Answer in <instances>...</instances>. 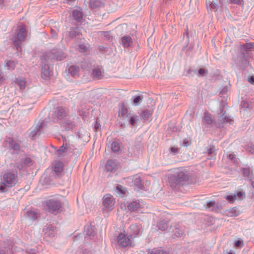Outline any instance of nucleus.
Masks as SVG:
<instances>
[{
	"mask_svg": "<svg viewBox=\"0 0 254 254\" xmlns=\"http://www.w3.org/2000/svg\"><path fill=\"white\" fill-rule=\"evenodd\" d=\"M143 97L142 96H134L133 99V104L134 106L139 105L142 102Z\"/></svg>",
	"mask_w": 254,
	"mask_h": 254,
	"instance_id": "nucleus-37",
	"label": "nucleus"
},
{
	"mask_svg": "<svg viewBox=\"0 0 254 254\" xmlns=\"http://www.w3.org/2000/svg\"><path fill=\"white\" fill-rule=\"evenodd\" d=\"M45 126V124L44 121H40L34 127L30 129L31 131L29 133V137L33 140L35 139L36 137L40 135Z\"/></svg>",
	"mask_w": 254,
	"mask_h": 254,
	"instance_id": "nucleus-7",
	"label": "nucleus"
},
{
	"mask_svg": "<svg viewBox=\"0 0 254 254\" xmlns=\"http://www.w3.org/2000/svg\"><path fill=\"white\" fill-rule=\"evenodd\" d=\"M55 231H56L55 228L52 225H49L47 227V228L45 230V233L47 236H48L50 237H52L54 236V235L55 234Z\"/></svg>",
	"mask_w": 254,
	"mask_h": 254,
	"instance_id": "nucleus-29",
	"label": "nucleus"
},
{
	"mask_svg": "<svg viewBox=\"0 0 254 254\" xmlns=\"http://www.w3.org/2000/svg\"><path fill=\"white\" fill-rule=\"evenodd\" d=\"M78 71L79 68L74 65L70 66L68 68V72L74 77L78 75Z\"/></svg>",
	"mask_w": 254,
	"mask_h": 254,
	"instance_id": "nucleus-34",
	"label": "nucleus"
},
{
	"mask_svg": "<svg viewBox=\"0 0 254 254\" xmlns=\"http://www.w3.org/2000/svg\"><path fill=\"white\" fill-rule=\"evenodd\" d=\"M92 77L95 79H99L103 77L102 68L100 67H95L92 69L91 73Z\"/></svg>",
	"mask_w": 254,
	"mask_h": 254,
	"instance_id": "nucleus-17",
	"label": "nucleus"
},
{
	"mask_svg": "<svg viewBox=\"0 0 254 254\" xmlns=\"http://www.w3.org/2000/svg\"><path fill=\"white\" fill-rule=\"evenodd\" d=\"M105 167L108 171L114 172L118 168L119 163L115 159H110L107 162Z\"/></svg>",
	"mask_w": 254,
	"mask_h": 254,
	"instance_id": "nucleus-14",
	"label": "nucleus"
},
{
	"mask_svg": "<svg viewBox=\"0 0 254 254\" xmlns=\"http://www.w3.org/2000/svg\"><path fill=\"white\" fill-rule=\"evenodd\" d=\"M243 176L246 177H248L250 174L251 170L250 167L242 168Z\"/></svg>",
	"mask_w": 254,
	"mask_h": 254,
	"instance_id": "nucleus-44",
	"label": "nucleus"
},
{
	"mask_svg": "<svg viewBox=\"0 0 254 254\" xmlns=\"http://www.w3.org/2000/svg\"><path fill=\"white\" fill-rule=\"evenodd\" d=\"M127 118L128 119L129 124L131 126H134L135 124L136 121L137 120L138 117L136 115L131 116L129 115Z\"/></svg>",
	"mask_w": 254,
	"mask_h": 254,
	"instance_id": "nucleus-38",
	"label": "nucleus"
},
{
	"mask_svg": "<svg viewBox=\"0 0 254 254\" xmlns=\"http://www.w3.org/2000/svg\"><path fill=\"white\" fill-rule=\"evenodd\" d=\"M73 18L78 22H81L83 18V14L80 9H74L72 12Z\"/></svg>",
	"mask_w": 254,
	"mask_h": 254,
	"instance_id": "nucleus-19",
	"label": "nucleus"
},
{
	"mask_svg": "<svg viewBox=\"0 0 254 254\" xmlns=\"http://www.w3.org/2000/svg\"><path fill=\"white\" fill-rule=\"evenodd\" d=\"M26 37V30L24 26H21L18 27L16 33L11 38L13 44L17 51H21L22 50L21 43Z\"/></svg>",
	"mask_w": 254,
	"mask_h": 254,
	"instance_id": "nucleus-3",
	"label": "nucleus"
},
{
	"mask_svg": "<svg viewBox=\"0 0 254 254\" xmlns=\"http://www.w3.org/2000/svg\"><path fill=\"white\" fill-rule=\"evenodd\" d=\"M219 121L222 124H231V123L233 121V120L229 117L225 116V113H223L222 116L220 117Z\"/></svg>",
	"mask_w": 254,
	"mask_h": 254,
	"instance_id": "nucleus-35",
	"label": "nucleus"
},
{
	"mask_svg": "<svg viewBox=\"0 0 254 254\" xmlns=\"http://www.w3.org/2000/svg\"><path fill=\"white\" fill-rule=\"evenodd\" d=\"M152 114V110L151 109L149 110H143L140 116L142 119L144 120H147Z\"/></svg>",
	"mask_w": 254,
	"mask_h": 254,
	"instance_id": "nucleus-31",
	"label": "nucleus"
},
{
	"mask_svg": "<svg viewBox=\"0 0 254 254\" xmlns=\"http://www.w3.org/2000/svg\"><path fill=\"white\" fill-rule=\"evenodd\" d=\"M61 127L65 130H69L72 129L75 125L69 120L64 119L60 122Z\"/></svg>",
	"mask_w": 254,
	"mask_h": 254,
	"instance_id": "nucleus-15",
	"label": "nucleus"
},
{
	"mask_svg": "<svg viewBox=\"0 0 254 254\" xmlns=\"http://www.w3.org/2000/svg\"><path fill=\"white\" fill-rule=\"evenodd\" d=\"M118 244L123 248L132 247L134 246L132 237L127 233L125 234L120 233L117 238Z\"/></svg>",
	"mask_w": 254,
	"mask_h": 254,
	"instance_id": "nucleus-6",
	"label": "nucleus"
},
{
	"mask_svg": "<svg viewBox=\"0 0 254 254\" xmlns=\"http://www.w3.org/2000/svg\"><path fill=\"white\" fill-rule=\"evenodd\" d=\"M253 45H254V43H246L245 44L242 45L241 46V49H244L246 51H248L253 48Z\"/></svg>",
	"mask_w": 254,
	"mask_h": 254,
	"instance_id": "nucleus-42",
	"label": "nucleus"
},
{
	"mask_svg": "<svg viewBox=\"0 0 254 254\" xmlns=\"http://www.w3.org/2000/svg\"><path fill=\"white\" fill-rule=\"evenodd\" d=\"M228 2L231 3L236 4L239 5L243 4V0H228Z\"/></svg>",
	"mask_w": 254,
	"mask_h": 254,
	"instance_id": "nucleus-46",
	"label": "nucleus"
},
{
	"mask_svg": "<svg viewBox=\"0 0 254 254\" xmlns=\"http://www.w3.org/2000/svg\"><path fill=\"white\" fill-rule=\"evenodd\" d=\"M183 144L184 146H187L190 145V142L187 139H185L183 140Z\"/></svg>",
	"mask_w": 254,
	"mask_h": 254,
	"instance_id": "nucleus-55",
	"label": "nucleus"
},
{
	"mask_svg": "<svg viewBox=\"0 0 254 254\" xmlns=\"http://www.w3.org/2000/svg\"><path fill=\"white\" fill-rule=\"evenodd\" d=\"M20 89H24L26 86V80L24 78H17L15 81Z\"/></svg>",
	"mask_w": 254,
	"mask_h": 254,
	"instance_id": "nucleus-33",
	"label": "nucleus"
},
{
	"mask_svg": "<svg viewBox=\"0 0 254 254\" xmlns=\"http://www.w3.org/2000/svg\"><path fill=\"white\" fill-rule=\"evenodd\" d=\"M239 214V212L235 208H233L228 211V215L229 216H237Z\"/></svg>",
	"mask_w": 254,
	"mask_h": 254,
	"instance_id": "nucleus-41",
	"label": "nucleus"
},
{
	"mask_svg": "<svg viewBox=\"0 0 254 254\" xmlns=\"http://www.w3.org/2000/svg\"><path fill=\"white\" fill-rule=\"evenodd\" d=\"M63 170V164L61 162H57L55 163L53 171L56 175H59Z\"/></svg>",
	"mask_w": 254,
	"mask_h": 254,
	"instance_id": "nucleus-24",
	"label": "nucleus"
},
{
	"mask_svg": "<svg viewBox=\"0 0 254 254\" xmlns=\"http://www.w3.org/2000/svg\"><path fill=\"white\" fill-rule=\"evenodd\" d=\"M42 60V64L43 65L42 66L41 76L43 79H46L50 76L51 74L49 66L47 64L49 62H47L46 60H44V56H43Z\"/></svg>",
	"mask_w": 254,
	"mask_h": 254,
	"instance_id": "nucleus-12",
	"label": "nucleus"
},
{
	"mask_svg": "<svg viewBox=\"0 0 254 254\" xmlns=\"http://www.w3.org/2000/svg\"><path fill=\"white\" fill-rule=\"evenodd\" d=\"M241 243L240 241H237L235 242V245L236 247H239L241 245Z\"/></svg>",
	"mask_w": 254,
	"mask_h": 254,
	"instance_id": "nucleus-60",
	"label": "nucleus"
},
{
	"mask_svg": "<svg viewBox=\"0 0 254 254\" xmlns=\"http://www.w3.org/2000/svg\"><path fill=\"white\" fill-rule=\"evenodd\" d=\"M99 124L97 122H96V123L94 126L95 129L97 130L99 128Z\"/></svg>",
	"mask_w": 254,
	"mask_h": 254,
	"instance_id": "nucleus-62",
	"label": "nucleus"
},
{
	"mask_svg": "<svg viewBox=\"0 0 254 254\" xmlns=\"http://www.w3.org/2000/svg\"><path fill=\"white\" fill-rule=\"evenodd\" d=\"M23 163L26 165L30 166L32 164V160L29 157H25L23 160Z\"/></svg>",
	"mask_w": 254,
	"mask_h": 254,
	"instance_id": "nucleus-48",
	"label": "nucleus"
},
{
	"mask_svg": "<svg viewBox=\"0 0 254 254\" xmlns=\"http://www.w3.org/2000/svg\"><path fill=\"white\" fill-rule=\"evenodd\" d=\"M7 4V0H0V7H2Z\"/></svg>",
	"mask_w": 254,
	"mask_h": 254,
	"instance_id": "nucleus-56",
	"label": "nucleus"
},
{
	"mask_svg": "<svg viewBox=\"0 0 254 254\" xmlns=\"http://www.w3.org/2000/svg\"><path fill=\"white\" fill-rule=\"evenodd\" d=\"M4 80L3 77L0 74V84H1Z\"/></svg>",
	"mask_w": 254,
	"mask_h": 254,
	"instance_id": "nucleus-63",
	"label": "nucleus"
},
{
	"mask_svg": "<svg viewBox=\"0 0 254 254\" xmlns=\"http://www.w3.org/2000/svg\"><path fill=\"white\" fill-rule=\"evenodd\" d=\"M226 199L229 202H232L235 199H236V194H234V195H228L226 197Z\"/></svg>",
	"mask_w": 254,
	"mask_h": 254,
	"instance_id": "nucleus-50",
	"label": "nucleus"
},
{
	"mask_svg": "<svg viewBox=\"0 0 254 254\" xmlns=\"http://www.w3.org/2000/svg\"><path fill=\"white\" fill-rule=\"evenodd\" d=\"M44 60L47 62H52L53 60L62 61L65 59L66 54L58 49H53L43 55Z\"/></svg>",
	"mask_w": 254,
	"mask_h": 254,
	"instance_id": "nucleus-4",
	"label": "nucleus"
},
{
	"mask_svg": "<svg viewBox=\"0 0 254 254\" xmlns=\"http://www.w3.org/2000/svg\"><path fill=\"white\" fill-rule=\"evenodd\" d=\"M168 220H161L157 224V227L160 230L165 231L168 227Z\"/></svg>",
	"mask_w": 254,
	"mask_h": 254,
	"instance_id": "nucleus-28",
	"label": "nucleus"
},
{
	"mask_svg": "<svg viewBox=\"0 0 254 254\" xmlns=\"http://www.w3.org/2000/svg\"><path fill=\"white\" fill-rule=\"evenodd\" d=\"M54 116L56 119L62 121L67 117V110L62 107H58L56 109Z\"/></svg>",
	"mask_w": 254,
	"mask_h": 254,
	"instance_id": "nucleus-11",
	"label": "nucleus"
},
{
	"mask_svg": "<svg viewBox=\"0 0 254 254\" xmlns=\"http://www.w3.org/2000/svg\"><path fill=\"white\" fill-rule=\"evenodd\" d=\"M170 152L173 155H175L179 152V148L177 147H171L170 148Z\"/></svg>",
	"mask_w": 254,
	"mask_h": 254,
	"instance_id": "nucleus-52",
	"label": "nucleus"
},
{
	"mask_svg": "<svg viewBox=\"0 0 254 254\" xmlns=\"http://www.w3.org/2000/svg\"><path fill=\"white\" fill-rule=\"evenodd\" d=\"M115 200L113 196L110 194H105L103 198V204L105 209L111 210L113 208Z\"/></svg>",
	"mask_w": 254,
	"mask_h": 254,
	"instance_id": "nucleus-9",
	"label": "nucleus"
},
{
	"mask_svg": "<svg viewBox=\"0 0 254 254\" xmlns=\"http://www.w3.org/2000/svg\"><path fill=\"white\" fill-rule=\"evenodd\" d=\"M28 216L32 220H35L36 218V215L35 213L33 211H29L27 212Z\"/></svg>",
	"mask_w": 254,
	"mask_h": 254,
	"instance_id": "nucleus-49",
	"label": "nucleus"
},
{
	"mask_svg": "<svg viewBox=\"0 0 254 254\" xmlns=\"http://www.w3.org/2000/svg\"><path fill=\"white\" fill-rule=\"evenodd\" d=\"M6 66L8 69H13L15 66V63L13 61H7L6 62Z\"/></svg>",
	"mask_w": 254,
	"mask_h": 254,
	"instance_id": "nucleus-39",
	"label": "nucleus"
},
{
	"mask_svg": "<svg viewBox=\"0 0 254 254\" xmlns=\"http://www.w3.org/2000/svg\"><path fill=\"white\" fill-rule=\"evenodd\" d=\"M62 205L61 200L56 197L50 198L46 201V206L49 211L53 214L59 213Z\"/></svg>",
	"mask_w": 254,
	"mask_h": 254,
	"instance_id": "nucleus-5",
	"label": "nucleus"
},
{
	"mask_svg": "<svg viewBox=\"0 0 254 254\" xmlns=\"http://www.w3.org/2000/svg\"><path fill=\"white\" fill-rule=\"evenodd\" d=\"M134 186L139 190H143V185L142 184V181L138 176H134L132 179Z\"/></svg>",
	"mask_w": 254,
	"mask_h": 254,
	"instance_id": "nucleus-26",
	"label": "nucleus"
},
{
	"mask_svg": "<svg viewBox=\"0 0 254 254\" xmlns=\"http://www.w3.org/2000/svg\"><path fill=\"white\" fill-rule=\"evenodd\" d=\"M1 180L0 191L5 192L7 190L6 188L12 187L16 184L18 182V177L16 174L7 172L1 175Z\"/></svg>",
	"mask_w": 254,
	"mask_h": 254,
	"instance_id": "nucleus-2",
	"label": "nucleus"
},
{
	"mask_svg": "<svg viewBox=\"0 0 254 254\" xmlns=\"http://www.w3.org/2000/svg\"><path fill=\"white\" fill-rule=\"evenodd\" d=\"M66 2L68 3H70L73 1H74L75 0H65Z\"/></svg>",
	"mask_w": 254,
	"mask_h": 254,
	"instance_id": "nucleus-64",
	"label": "nucleus"
},
{
	"mask_svg": "<svg viewBox=\"0 0 254 254\" xmlns=\"http://www.w3.org/2000/svg\"><path fill=\"white\" fill-rule=\"evenodd\" d=\"M202 123L203 124L207 125V126L211 125L213 123V120L211 115L207 112L205 113L204 114Z\"/></svg>",
	"mask_w": 254,
	"mask_h": 254,
	"instance_id": "nucleus-27",
	"label": "nucleus"
},
{
	"mask_svg": "<svg viewBox=\"0 0 254 254\" xmlns=\"http://www.w3.org/2000/svg\"><path fill=\"white\" fill-rule=\"evenodd\" d=\"M206 5H207L209 4L210 7L212 9H215V10H217V9L218 5L213 0L212 1H208L207 0H206Z\"/></svg>",
	"mask_w": 254,
	"mask_h": 254,
	"instance_id": "nucleus-43",
	"label": "nucleus"
},
{
	"mask_svg": "<svg viewBox=\"0 0 254 254\" xmlns=\"http://www.w3.org/2000/svg\"><path fill=\"white\" fill-rule=\"evenodd\" d=\"M198 72L201 75H204L206 72L207 70L204 68H200L198 69Z\"/></svg>",
	"mask_w": 254,
	"mask_h": 254,
	"instance_id": "nucleus-53",
	"label": "nucleus"
},
{
	"mask_svg": "<svg viewBox=\"0 0 254 254\" xmlns=\"http://www.w3.org/2000/svg\"><path fill=\"white\" fill-rule=\"evenodd\" d=\"M116 189L118 190V192H120L122 194H125L127 190L126 189L123 187L122 186L118 185Z\"/></svg>",
	"mask_w": 254,
	"mask_h": 254,
	"instance_id": "nucleus-45",
	"label": "nucleus"
},
{
	"mask_svg": "<svg viewBox=\"0 0 254 254\" xmlns=\"http://www.w3.org/2000/svg\"><path fill=\"white\" fill-rule=\"evenodd\" d=\"M130 114H128L127 109L123 105L119 109L118 116L123 119L128 117Z\"/></svg>",
	"mask_w": 254,
	"mask_h": 254,
	"instance_id": "nucleus-21",
	"label": "nucleus"
},
{
	"mask_svg": "<svg viewBox=\"0 0 254 254\" xmlns=\"http://www.w3.org/2000/svg\"><path fill=\"white\" fill-rule=\"evenodd\" d=\"M170 230L172 238L181 237L184 234V227L179 223H174L171 225Z\"/></svg>",
	"mask_w": 254,
	"mask_h": 254,
	"instance_id": "nucleus-8",
	"label": "nucleus"
},
{
	"mask_svg": "<svg viewBox=\"0 0 254 254\" xmlns=\"http://www.w3.org/2000/svg\"><path fill=\"white\" fill-rule=\"evenodd\" d=\"M228 91V88L227 87L225 86L223 88V89L221 90V91L220 92V94H225Z\"/></svg>",
	"mask_w": 254,
	"mask_h": 254,
	"instance_id": "nucleus-57",
	"label": "nucleus"
},
{
	"mask_svg": "<svg viewBox=\"0 0 254 254\" xmlns=\"http://www.w3.org/2000/svg\"><path fill=\"white\" fill-rule=\"evenodd\" d=\"M206 208H211V210H218L220 208V206L218 204H216L214 201H210L207 202Z\"/></svg>",
	"mask_w": 254,
	"mask_h": 254,
	"instance_id": "nucleus-32",
	"label": "nucleus"
},
{
	"mask_svg": "<svg viewBox=\"0 0 254 254\" xmlns=\"http://www.w3.org/2000/svg\"><path fill=\"white\" fill-rule=\"evenodd\" d=\"M189 179V175L187 171L178 169L170 177V186L174 190H179L188 184Z\"/></svg>",
	"mask_w": 254,
	"mask_h": 254,
	"instance_id": "nucleus-1",
	"label": "nucleus"
},
{
	"mask_svg": "<svg viewBox=\"0 0 254 254\" xmlns=\"http://www.w3.org/2000/svg\"><path fill=\"white\" fill-rule=\"evenodd\" d=\"M51 33L53 37H55L57 36L56 32L53 29H51Z\"/></svg>",
	"mask_w": 254,
	"mask_h": 254,
	"instance_id": "nucleus-59",
	"label": "nucleus"
},
{
	"mask_svg": "<svg viewBox=\"0 0 254 254\" xmlns=\"http://www.w3.org/2000/svg\"><path fill=\"white\" fill-rule=\"evenodd\" d=\"M120 43L125 48L129 47L132 43L131 37L128 35H125L121 39Z\"/></svg>",
	"mask_w": 254,
	"mask_h": 254,
	"instance_id": "nucleus-18",
	"label": "nucleus"
},
{
	"mask_svg": "<svg viewBox=\"0 0 254 254\" xmlns=\"http://www.w3.org/2000/svg\"><path fill=\"white\" fill-rule=\"evenodd\" d=\"M150 254H168L167 252L162 249H154Z\"/></svg>",
	"mask_w": 254,
	"mask_h": 254,
	"instance_id": "nucleus-40",
	"label": "nucleus"
},
{
	"mask_svg": "<svg viewBox=\"0 0 254 254\" xmlns=\"http://www.w3.org/2000/svg\"><path fill=\"white\" fill-rule=\"evenodd\" d=\"M127 208L131 212H133L138 210L140 207V204L139 202L136 201H133L128 203L127 205Z\"/></svg>",
	"mask_w": 254,
	"mask_h": 254,
	"instance_id": "nucleus-20",
	"label": "nucleus"
},
{
	"mask_svg": "<svg viewBox=\"0 0 254 254\" xmlns=\"http://www.w3.org/2000/svg\"><path fill=\"white\" fill-rule=\"evenodd\" d=\"M121 143L119 140H114L111 143V150L114 152H118L121 150Z\"/></svg>",
	"mask_w": 254,
	"mask_h": 254,
	"instance_id": "nucleus-22",
	"label": "nucleus"
},
{
	"mask_svg": "<svg viewBox=\"0 0 254 254\" xmlns=\"http://www.w3.org/2000/svg\"><path fill=\"white\" fill-rule=\"evenodd\" d=\"M107 49V48L106 47H100V51H101L102 52H105V51H106Z\"/></svg>",
	"mask_w": 254,
	"mask_h": 254,
	"instance_id": "nucleus-61",
	"label": "nucleus"
},
{
	"mask_svg": "<svg viewBox=\"0 0 254 254\" xmlns=\"http://www.w3.org/2000/svg\"><path fill=\"white\" fill-rule=\"evenodd\" d=\"M63 142L65 146L66 153L67 154L70 152H72L74 149H75V146L72 144L67 143L65 139L63 140Z\"/></svg>",
	"mask_w": 254,
	"mask_h": 254,
	"instance_id": "nucleus-30",
	"label": "nucleus"
},
{
	"mask_svg": "<svg viewBox=\"0 0 254 254\" xmlns=\"http://www.w3.org/2000/svg\"><path fill=\"white\" fill-rule=\"evenodd\" d=\"M248 81L251 83H254V76H252L248 78Z\"/></svg>",
	"mask_w": 254,
	"mask_h": 254,
	"instance_id": "nucleus-58",
	"label": "nucleus"
},
{
	"mask_svg": "<svg viewBox=\"0 0 254 254\" xmlns=\"http://www.w3.org/2000/svg\"><path fill=\"white\" fill-rule=\"evenodd\" d=\"M87 49V47L84 44H80L78 46V50L80 52H86Z\"/></svg>",
	"mask_w": 254,
	"mask_h": 254,
	"instance_id": "nucleus-47",
	"label": "nucleus"
},
{
	"mask_svg": "<svg viewBox=\"0 0 254 254\" xmlns=\"http://www.w3.org/2000/svg\"><path fill=\"white\" fill-rule=\"evenodd\" d=\"M70 30L68 33V37L67 38L68 40H70L79 35L80 30L78 28H71Z\"/></svg>",
	"mask_w": 254,
	"mask_h": 254,
	"instance_id": "nucleus-23",
	"label": "nucleus"
},
{
	"mask_svg": "<svg viewBox=\"0 0 254 254\" xmlns=\"http://www.w3.org/2000/svg\"><path fill=\"white\" fill-rule=\"evenodd\" d=\"M56 154L59 157L63 156L67 154L66 153L65 148L64 142L63 145L60 147V148L57 150Z\"/></svg>",
	"mask_w": 254,
	"mask_h": 254,
	"instance_id": "nucleus-36",
	"label": "nucleus"
},
{
	"mask_svg": "<svg viewBox=\"0 0 254 254\" xmlns=\"http://www.w3.org/2000/svg\"><path fill=\"white\" fill-rule=\"evenodd\" d=\"M127 233L130 237H132V239L141 235L142 233L141 226L135 224L131 225L127 230Z\"/></svg>",
	"mask_w": 254,
	"mask_h": 254,
	"instance_id": "nucleus-10",
	"label": "nucleus"
},
{
	"mask_svg": "<svg viewBox=\"0 0 254 254\" xmlns=\"http://www.w3.org/2000/svg\"><path fill=\"white\" fill-rule=\"evenodd\" d=\"M208 154L209 155H215V147L214 146H212L209 149H207Z\"/></svg>",
	"mask_w": 254,
	"mask_h": 254,
	"instance_id": "nucleus-51",
	"label": "nucleus"
},
{
	"mask_svg": "<svg viewBox=\"0 0 254 254\" xmlns=\"http://www.w3.org/2000/svg\"><path fill=\"white\" fill-rule=\"evenodd\" d=\"M106 1V0H90L89 6L92 9H99L104 7Z\"/></svg>",
	"mask_w": 254,
	"mask_h": 254,
	"instance_id": "nucleus-13",
	"label": "nucleus"
},
{
	"mask_svg": "<svg viewBox=\"0 0 254 254\" xmlns=\"http://www.w3.org/2000/svg\"><path fill=\"white\" fill-rule=\"evenodd\" d=\"M5 142L9 144L10 148L12 149L15 152H18L20 149V145L19 143L16 142L12 138L8 137L6 139Z\"/></svg>",
	"mask_w": 254,
	"mask_h": 254,
	"instance_id": "nucleus-16",
	"label": "nucleus"
},
{
	"mask_svg": "<svg viewBox=\"0 0 254 254\" xmlns=\"http://www.w3.org/2000/svg\"><path fill=\"white\" fill-rule=\"evenodd\" d=\"M85 232L86 235L89 237L90 239L94 238L95 235L93 227L91 226H86L85 227Z\"/></svg>",
	"mask_w": 254,
	"mask_h": 254,
	"instance_id": "nucleus-25",
	"label": "nucleus"
},
{
	"mask_svg": "<svg viewBox=\"0 0 254 254\" xmlns=\"http://www.w3.org/2000/svg\"><path fill=\"white\" fill-rule=\"evenodd\" d=\"M244 192L242 191L237 192L236 194V199L238 197V198L241 199V197L243 196Z\"/></svg>",
	"mask_w": 254,
	"mask_h": 254,
	"instance_id": "nucleus-54",
	"label": "nucleus"
}]
</instances>
